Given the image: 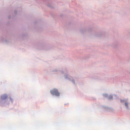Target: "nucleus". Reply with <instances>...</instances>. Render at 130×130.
I'll list each match as a JSON object with an SVG mask.
<instances>
[{
  "label": "nucleus",
  "instance_id": "f257e3e1",
  "mask_svg": "<svg viewBox=\"0 0 130 130\" xmlns=\"http://www.w3.org/2000/svg\"><path fill=\"white\" fill-rule=\"evenodd\" d=\"M51 94L55 95V96H59L60 93L58 92V90L56 89H54L51 90Z\"/></svg>",
  "mask_w": 130,
  "mask_h": 130
},
{
  "label": "nucleus",
  "instance_id": "f03ea898",
  "mask_svg": "<svg viewBox=\"0 0 130 130\" xmlns=\"http://www.w3.org/2000/svg\"><path fill=\"white\" fill-rule=\"evenodd\" d=\"M8 96L6 95H4L2 96V99H6Z\"/></svg>",
  "mask_w": 130,
  "mask_h": 130
},
{
  "label": "nucleus",
  "instance_id": "7ed1b4c3",
  "mask_svg": "<svg viewBox=\"0 0 130 130\" xmlns=\"http://www.w3.org/2000/svg\"><path fill=\"white\" fill-rule=\"evenodd\" d=\"M125 106H126V107H128V105L127 104V103H125Z\"/></svg>",
  "mask_w": 130,
  "mask_h": 130
}]
</instances>
